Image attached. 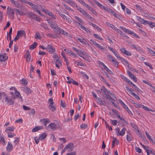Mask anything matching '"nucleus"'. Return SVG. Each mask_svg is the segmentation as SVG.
I'll list each match as a JSON object with an SVG mask.
<instances>
[{
    "instance_id": "53",
    "label": "nucleus",
    "mask_w": 155,
    "mask_h": 155,
    "mask_svg": "<svg viewBox=\"0 0 155 155\" xmlns=\"http://www.w3.org/2000/svg\"><path fill=\"white\" fill-rule=\"evenodd\" d=\"M15 96H16V98L18 97L19 96V95H20V94L19 93V92L16 90L15 91Z\"/></svg>"
},
{
    "instance_id": "25",
    "label": "nucleus",
    "mask_w": 155,
    "mask_h": 155,
    "mask_svg": "<svg viewBox=\"0 0 155 155\" xmlns=\"http://www.w3.org/2000/svg\"><path fill=\"white\" fill-rule=\"evenodd\" d=\"M53 104H49L48 107L49 109L52 111L54 112L56 109V107L52 105Z\"/></svg>"
},
{
    "instance_id": "26",
    "label": "nucleus",
    "mask_w": 155,
    "mask_h": 155,
    "mask_svg": "<svg viewBox=\"0 0 155 155\" xmlns=\"http://www.w3.org/2000/svg\"><path fill=\"white\" fill-rule=\"evenodd\" d=\"M50 26L54 30L58 26L57 24L54 22H53L51 24Z\"/></svg>"
},
{
    "instance_id": "24",
    "label": "nucleus",
    "mask_w": 155,
    "mask_h": 155,
    "mask_svg": "<svg viewBox=\"0 0 155 155\" xmlns=\"http://www.w3.org/2000/svg\"><path fill=\"white\" fill-rule=\"evenodd\" d=\"M106 24L107 26L112 28L114 30L116 29H117V28L115 27L114 25L109 22H106Z\"/></svg>"
},
{
    "instance_id": "5",
    "label": "nucleus",
    "mask_w": 155,
    "mask_h": 155,
    "mask_svg": "<svg viewBox=\"0 0 155 155\" xmlns=\"http://www.w3.org/2000/svg\"><path fill=\"white\" fill-rule=\"evenodd\" d=\"M47 50L50 54H53L55 51V49L51 45H48L46 47Z\"/></svg>"
},
{
    "instance_id": "44",
    "label": "nucleus",
    "mask_w": 155,
    "mask_h": 155,
    "mask_svg": "<svg viewBox=\"0 0 155 155\" xmlns=\"http://www.w3.org/2000/svg\"><path fill=\"white\" fill-rule=\"evenodd\" d=\"M35 38L36 39H40L41 36H40V34L38 32H37L35 33Z\"/></svg>"
},
{
    "instance_id": "61",
    "label": "nucleus",
    "mask_w": 155,
    "mask_h": 155,
    "mask_svg": "<svg viewBox=\"0 0 155 155\" xmlns=\"http://www.w3.org/2000/svg\"><path fill=\"white\" fill-rule=\"evenodd\" d=\"M53 58L55 59H56V60L57 59H59V58L58 55L56 54H54L53 56Z\"/></svg>"
},
{
    "instance_id": "64",
    "label": "nucleus",
    "mask_w": 155,
    "mask_h": 155,
    "mask_svg": "<svg viewBox=\"0 0 155 155\" xmlns=\"http://www.w3.org/2000/svg\"><path fill=\"white\" fill-rule=\"evenodd\" d=\"M76 152L75 151H73L72 152L68 153L66 155H76Z\"/></svg>"
},
{
    "instance_id": "62",
    "label": "nucleus",
    "mask_w": 155,
    "mask_h": 155,
    "mask_svg": "<svg viewBox=\"0 0 155 155\" xmlns=\"http://www.w3.org/2000/svg\"><path fill=\"white\" fill-rule=\"evenodd\" d=\"M23 109L25 110H29L30 109V107H27L25 105H23Z\"/></svg>"
},
{
    "instance_id": "37",
    "label": "nucleus",
    "mask_w": 155,
    "mask_h": 155,
    "mask_svg": "<svg viewBox=\"0 0 155 155\" xmlns=\"http://www.w3.org/2000/svg\"><path fill=\"white\" fill-rule=\"evenodd\" d=\"M149 22L148 25H149L150 27L151 28H153L154 27H155V23L152 22L150 21H149Z\"/></svg>"
},
{
    "instance_id": "35",
    "label": "nucleus",
    "mask_w": 155,
    "mask_h": 155,
    "mask_svg": "<svg viewBox=\"0 0 155 155\" xmlns=\"http://www.w3.org/2000/svg\"><path fill=\"white\" fill-rule=\"evenodd\" d=\"M140 105L141 106H142L143 109H144L145 110H147L148 111H153L150 108H147V107H146L142 104H140Z\"/></svg>"
},
{
    "instance_id": "12",
    "label": "nucleus",
    "mask_w": 155,
    "mask_h": 155,
    "mask_svg": "<svg viewBox=\"0 0 155 155\" xmlns=\"http://www.w3.org/2000/svg\"><path fill=\"white\" fill-rule=\"evenodd\" d=\"M25 34H26L25 30H20L17 31V36H18L19 37H21L23 35L25 36Z\"/></svg>"
},
{
    "instance_id": "29",
    "label": "nucleus",
    "mask_w": 155,
    "mask_h": 155,
    "mask_svg": "<svg viewBox=\"0 0 155 155\" xmlns=\"http://www.w3.org/2000/svg\"><path fill=\"white\" fill-rule=\"evenodd\" d=\"M41 120L43 121L44 122V125L45 126L47 124L50 122L49 120L47 119H44Z\"/></svg>"
},
{
    "instance_id": "30",
    "label": "nucleus",
    "mask_w": 155,
    "mask_h": 155,
    "mask_svg": "<svg viewBox=\"0 0 155 155\" xmlns=\"http://www.w3.org/2000/svg\"><path fill=\"white\" fill-rule=\"evenodd\" d=\"M75 22L81 28H82V29H83L84 30H85L86 28H85L81 24V23L78 22V21H76Z\"/></svg>"
},
{
    "instance_id": "58",
    "label": "nucleus",
    "mask_w": 155,
    "mask_h": 155,
    "mask_svg": "<svg viewBox=\"0 0 155 155\" xmlns=\"http://www.w3.org/2000/svg\"><path fill=\"white\" fill-rule=\"evenodd\" d=\"M93 36H94V37L96 38H97L98 39H99V40H103V39L99 37L96 34H93Z\"/></svg>"
},
{
    "instance_id": "13",
    "label": "nucleus",
    "mask_w": 155,
    "mask_h": 155,
    "mask_svg": "<svg viewBox=\"0 0 155 155\" xmlns=\"http://www.w3.org/2000/svg\"><path fill=\"white\" fill-rule=\"evenodd\" d=\"M15 129L14 127H8L5 130V132L8 133H9L10 132H13Z\"/></svg>"
},
{
    "instance_id": "43",
    "label": "nucleus",
    "mask_w": 155,
    "mask_h": 155,
    "mask_svg": "<svg viewBox=\"0 0 155 155\" xmlns=\"http://www.w3.org/2000/svg\"><path fill=\"white\" fill-rule=\"evenodd\" d=\"M68 54L69 55H72L75 57L76 58L77 57V55L75 53L72 52V51H68Z\"/></svg>"
},
{
    "instance_id": "3",
    "label": "nucleus",
    "mask_w": 155,
    "mask_h": 155,
    "mask_svg": "<svg viewBox=\"0 0 155 155\" xmlns=\"http://www.w3.org/2000/svg\"><path fill=\"white\" fill-rule=\"evenodd\" d=\"M15 10L14 8H12L11 7H8L7 8V14L9 15L12 17V18H14V11Z\"/></svg>"
},
{
    "instance_id": "36",
    "label": "nucleus",
    "mask_w": 155,
    "mask_h": 155,
    "mask_svg": "<svg viewBox=\"0 0 155 155\" xmlns=\"http://www.w3.org/2000/svg\"><path fill=\"white\" fill-rule=\"evenodd\" d=\"M130 125L133 128L136 130V131L138 130L137 127L134 123H131Z\"/></svg>"
},
{
    "instance_id": "2",
    "label": "nucleus",
    "mask_w": 155,
    "mask_h": 155,
    "mask_svg": "<svg viewBox=\"0 0 155 155\" xmlns=\"http://www.w3.org/2000/svg\"><path fill=\"white\" fill-rule=\"evenodd\" d=\"M27 13L28 15V17L30 18L33 19L36 21H40L38 20L39 18L36 15L33 14L32 12H28Z\"/></svg>"
},
{
    "instance_id": "14",
    "label": "nucleus",
    "mask_w": 155,
    "mask_h": 155,
    "mask_svg": "<svg viewBox=\"0 0 155 155\" xmlns=\"http://www.w3.org/2000/svg\"><path fill=\"white\" fill-rule=\"evenodd\" d=\"M48 127L53 130H54L57 129V126L54 123H51L48 125Z\"/></svg>"
},
{
    "instance_id": "49",
    "label": "nucleus",
    "mask_w": 155,
    "mask_h": 155,
    "mask_svg": "<svg viewBox=\"0 0 155 155\" xmlns=\"http://www.w3.org/2000/svg\"><path fill=\"white\" fill-rule=\"evenodd\" d=\"M87 127V125L86 124H82L80 125L81 128L85 129Z\"/></svg>"
},
{
    "instance_id": "19",
    "label": "nucleus",
    "mask_w": 155,
    "mask_h": 155,
    "mask_svg": "<svg viewBox=\"0 0 155 155\" xmlns=\"http://www.w3.org/2000/svg\"><path fill=\"white\" fill-rule=\"evenodd\" d=\"M90 25L92 26L94 28L96 29L98 31H102V29L101 28L93 23L91 22Z\"/></svg>"
},
{
    "instance_id": "56",
    "label": "nucleus",
    "mask_w": 155,
    "mask_h": 155,
    "mask_svg": "<svg viewBox=\"0 0 155 155\" xmlns=\"http://www.w3.org/2000/svg\"><path fill=\"white\" fill-rule=\"evenodd\" d=\"M120 103L123 107L124 108V109H128V108L127 106L122 101H121Z\"/></svg>"
},
{
    "instance_id": "45",
    "label": "nucleus",
    "mask_w": 155,
    "mask_h": 155,
    "mask_svg": "<svg viewBox=\"0 0 155 155\" xmlns=\"http://www.w3.org/2000/svg\"><path fill=\"white\" fill-rule=\"evenodd\" d=\"M132 46L133 47L136 49L137 51H140V52H143V51L139 48H137L134 45H132Z\"/></svg>"
},
{
    "instance_id": "40",
    "label": "nucleus",
    "mask_w": 155,
    "mask_h": 155,
    "mask_svg": "<svg viewBox=\"0 0 155 155\" xmlns=\"http://www.w3.org/2000/svg\"><path fill=\"white\" fill-rule=\"evenodd\" d=\"M78 40L79 41V42L83 44L86 45V43L85 41H83V40H84V39L83 38H78Z\"/></svg>"
},
{
    "instance_id": "8",
    "label": "nucleus",
    "mask_w": 155,
    "mask_h": 155,
    "mask_svg": "<svg viewBox=\"0 0 155 155\" xmlns=\"http://www.w3.org/2000/svg\"><path fill=\"white\" fill-rule=\"evenodd\" d=\"M8 58L6 53L2 54L0 55V61H5L7 60Z\"/></svg>"
},
{
    "instance_id": "9",
    "label": "nucleus",
    "mask_w": 155,
    "mask_h": 155,
    "mask_svg": "<svg viewBox=\"0 0 155 155\" xmlns=\"http://www.w3.org/2000/svg\"><path fill=\"white\" fill-rule=\"evenodd\" d=\"M127 73L129 77L132 78L135 82L137 81V79L136 77L132 73L130 72L129 71H127Z\"/></svg>"
},
{
    "instance_id": "34",
    "label": "nucleus",
    "mask_w": 155,
    "mask_h": 155,
    "mask_svg": "<svg viewBox=\"0 0 155 155\" xmlns=\"http://www.w3.org/2000/svg\"><path fill=\"white\" fill-rule=\"evenodd\" d=\"M147 49L152 55L155 56V52L154 51L148 48H147Z\"/></svg>"
},
{
    "instance_id": "21",
    "label": "nucleus",
    "mask_w": 155,
    "mask_h": 155,
    "mask_svg": "<svg viewBox=\"0 0 155 155\" xmlns=\"http://www.w3.org/2000/svg\"><path fill=\"white\" fill-rule=\"evenodd\" d=\"M47 134L46 133H43L39 137V139L41 140H43L45 139V138L47 137Z\"/></svg>"
},
{
    "instance_id": "60",
    "label": "nucleus",
    "mask_w": 155,
    "mask_h": 155,
    "mask_svg": "<svg viewBox=\"0 0 155 155\" xmlns=\"http://www.w3.org/2000/svg\"><path fill=\"white\" fill-rule=\"evenodd\" d=\"M135 150L137 152L139 153H141L142 152L141 150L138 147H136L135 148Z\"/></svg>"
},
{
    "instance_id": "51",
    "label": "nucleus",
    "mask_w": 155,
    "mask_h": 155,
    "mask_svg": "<svg viewBox=\"0 0 155 155\" xmlns=\"http://www.w3.org/2000/svg\"><path fill=\"white\" fill-rule=\"evenodd\" d=\"M15 135V134L14 133H11V134H8V136L9 138H12L14 137Z\"/></svg>"
},
{
    "instance_id": "52",
    "label": "nucleus",
    "mask_w": 155,
    "mask_h": 155,
    "mask_svg": "<svg viewBox=\"0 0 155 155\" xmlns=\"http://www.w3.org/2000/svg\"><path fill=\"white\" fill-rule=\"evenodd\" d=\"M121 78L123 79L125 81L127 82L129 79H128L126 77L123 75H121Z\"/></svg>"
},
{
    "instance_id": "28",
    "label": "nucleus",
    "mask_w": 155,
    "mask_h": 155,
    "mask_svg": "<svg viewBox=\"0 0 155 155\" xmlns=\"http://www.w3.org/2000/svg\"><path fill=\"white\" fill-rule=\"evenodd\" d=\"M57 12H58V14L59 15L62 17V18L64 19H65V18H66V16L64 14L62 13L59 11H57Z\"/></svg>"
},
{
    "instance_id": "63",
    "label": "nucleus",
    "mask_w": 155,
    "mask_h": 155,
    "mask_svg": "<svg viewBox=\"0 0 155 155\" xmlns=\"http://www.w3.org/2000/svg\"><path fill=\"white\" fill-rule=\"evenodd\" d=\"M35 111L34 109H31V111L29 113V114L34 115L35 114Z\"/></svg>"
},
{
    "instance_id": "33",
    "label": "nucleus",
    "mask_w": 155,
    "mask_h": 155,
    "mask_svg": "<svg viewBox=\"0 0 155 155\" xmlns=\"http://www.w3.org/2000/svg\"><path fill=\"white\" fill-rule=\"evenodd\" d=\"M113 53L114 54L115 56L119 59H120L121 57L119 56V54L117 51L115 50L114 52H113Z\"/></svg>"
},
{
    "instance_id": "31",
    "label": "nucleus",
    "mask_w": 155,
    "mask_h": 155,
    "mask_svg": "<svg viewBox=\"0 0 155 155\" xmlns=\"http://www.w3.org/2000/svg\"><path fill=\"white\" fill-rule=\"evenodd\" d=\"M74 18L76 20H77L80 23L82 24L84 23V21L80 18L77 17V16H75L74 17Z\"/></svg>"
},
{
    "instance_id": "4",
    "label": "nucleus",
    "mask_w": 155,
    "mask_h": 155,
    "mask_svg": "<svg viewBox=\"0 0 155 155\" xmlns=\"http://www.w3.org/2000/svg\"><path fill=\"white\" fill-rule=\"evenodd\" d=\"M54 30L55 32L59 34H61L65 35L67 34L66 32H65L58 26Z\"/></svg>"
},
{
    "instance_id": "11",
    "label": "nucleus",
    "mask_w": 155,
    "mask_h": 155,
    "mask_svg": "<svg viewBox=\"0 0 155 155\" xmlns=\"http://www.w3.org/2000/svg\"><path fill=\"white\" fill-rule=\"evenodd\" d=\"M13 148V146L12 144L10 142H8L6 147V150L9 152L11 151Z\"/></svg>"
},
{
    "instance_id": "38",
    "label": "nucleus",
    "mask_w": 155,
    "mask_h": 155,
    "mask_svg": "<svg viewBox=\"0 0 155 155\" xmlns=\"http://www.w3.org/2000/svg\"><path fill=\"white\" fill-rule=\"evenodd\" d=\"M141 23L144 24H148L149 22V21L145 20L143 19H141V21H140Z\"/></svg>"
},
{
    "instance_id": "54",
    "label": "nucleus",
    "mask_w": 155,
    "mask_h": 155,
    "mask_svg": "<svg viewBox=\"0 0 155 155\" xmlns=\"http://www.w3.org/2000/svg\"><path fill=\"white\" fill-rule=\"evenodd\" d=\"M116 140V138L115 137L114 138V140L112 142V148L114 147L115 146V140Z\"/></svg>"
},
{
    "instance_id": "48",
    "label": "nucleus",
    "mask_w": 155,
    "mask_h": 155,
    "mask_svg": "<svg viewBox=\"0 0 155 155\" xmlns=\"http://www.w3.org/2000/svg\"><path fill=\"white\" fill-rule=\"evenodd\" d=\"M126 88L127 90L129 92V93L130 94H131L132 93H133V92H132V91L133 90H132L131 88H129L127 87H126Z\"/></svg>"
},
{
    "instance_id": "59",
    "label": "nucleus",
    "mask_w": 155,
    "mask_h": 155,
    "mask_svg": "<svg viewBox=\"0 0 155 155\" xmlns=\"http://www.w3.org/2000/svg\"><path fill=\"white\" fill-rule=\"evenodd\" d=\"M79 12L84 16V15H85V14L87 12L86 11H84L82 8L81 9Z\"/></svg>"
},
{
    "instance_id": "39",
    "label": "nucleus",
    "mask_w": 155,
    "mask_h": 155,
    "mask_svg": "<svg viewBox=\"0 0 155 155\" xmlns=\"http://www.w3.org/2000/svg\"><path fill=\"white\" fill-rule=\"evenodd\" d=\"M21 81V83L24 84L25 85H27L28 83L27 81L24 78L22 79Z\"/></svg>"
},
{
    "instance_id": "6",
    "label": "nucleus",
    "mask_w": 155,
    "mask_h": 155,
    "mask_svg": "<svg viewBox=\"0 0 155 155\" xmlns=\"http://www.w3.org/2000/svg\"><path fill=\"white\" fill-rule=\"evenodd\" d=\"M74 148V146L73 144L72 143H70L67 145L65 147V149L67 150L69 149L68 152L70 151H71L73 150Z\"/></svg>"
},
{
    "instance_id": "47",
    "label": "nucleus",
    "mask_w": 155,
    "mask_h": 155,
    "mask_svg": "<svg viewBox=\"0 0 155 155\" xmlns=\"http://www.w3.org/2000/svg\"><path fill=\"white\" fill-rule=\"evenodd\" d=\"M112 62L114 63V66H116L117 67V66L118 64V62L116 60H114V59H113V60H112Z\"/></svg>"
},
{
    "instance_id": "32",
    "label": "nucleus",
    "mask_w": 155,
    "mask_h": 155,
    "mask_svg": "<svg viewBox=\"0 0 155 155\" xmlns=\"http://www.w3.org/2000/svg\"><path fill=\"white\" fill-rule=\"evenodd\" d=\"M117 32L120 34V35H122L123 37H125V34L122 32L120 29H116Z\"/></svg>"
},
{
    "instance_id": "16",
    "label": "nucleus",
    "mask_w": 155,
    "mask_h": 155,
    "mask_svg": "<svg viewBox=\"0 0 155 155\" xmlns=\"http://www.w3.org/2000/svg\"><path fill=\"white\" fill-rule=\"evenodd\" d=\"M102 88H101V91L102 92L104 93V95H105L106 94H108V92H109V91H108L104 86H103Z\"/></svg>"
},
{
    "instance_id": "1",
    "label": "nucleus",
    "mask_w": 155,
    "mask_h": 155,
    "mask_svg": "<svg viewBox=\"0 0 155 155\" xmlns=\"http://www.w3.org/2000/svg\"><path fill=\"white\" fill-rule=\"evenodd\" d=\"M15 99L14 97H6L5 98V102L8 104L9 105H13L14 104V99Z\"/></svg>"
},
{
    "instance_id": "22",
    "label": "nucleus",
    "mask_w": 155,
    "mask_h": 155,
    "mask_svg": "<svg viewBox=\"0 0 155 155\" xmlns=\"http://www.w3.org/2000/svg\"><path fill=\"white\" fill-rule=\"evenodd\" d=\"M126 129L124 128H123L121 130V131H120L119 134H117V136L120 135L121 136H123L125 133V130Z\"/></svg>"
},
{
    "instance_id": "57",
    "label": "nucleus",
    "mask_w": 155,
    "mask_h": 155,
    "mask_svg": "<svg viewBox=\"0 0 155 155\" xmlns=\"http://www.w3.org/2000/svg\"><path fill=\"white\" fill-rule=\"evenodd\" d=\"M119 60L123 61L125 63H128V62L127 61V60L125 59L124 58H121L120 59H119Z\"/></svg>"
},
{
    "instance_id": "42",
    "label": "nucleus",
    "mask_w": 155,
    "mask_h": 155,
    "mask_svg": "<svg viewBox=\"0 0 155 155\" xmlns=\"http://www.w3.org/2000/svg\"><path fill=\"white\" fill-rule=\"evenodd\" d=\"M77 55H79V56H80L81 55H80V54H82L83 55L85 54V53L84 52L82 51L81 50H78V52L77 53Z\"/></svg>"
},
{
    "instance_id": "27",
    "label": "nucleus",
    "mask_w": 155,
    "mask_h": 155,
    "mask_svg": "<svg viewBox=\"0 0 155 155\" xmlns=\"http://www.w3.org/2000/svg\"><path fill=\"white\" fill-rule=\"evenodd\" d=\"M37 44V43L36 42H35L33 44L30 46V49H33L36 47Z\"/></svg>"
},
{
    "instance_id": "20",
    "label": "nucleus",
    "mask_w": 155,
    "mask_h": 155,
    "mask_svg": "<svg viewBox=\"0 0 155 155\" xmlns=\"http://www.w3.org/2000/svg\"><path fill=\"white\" fill-rule=\"evenodd\" d=\"M15 10L16 11V14L17 15L19 14L20 15H25L24 13L21 11L19 10L17 8H14Z\"/></svg>"
},
{
    "instance_id": "55",
    "label": "nucleus",
    "mask_w": 155,
    "mask_h": 155,
    "mask_svg": "<svg viewBox=\"0 0 155 155\" xmlns=\"http://www.w3.org/2000/svg\"><path fill=\"white\" fill-rule=\"evenodd\" d=\"M65 19H66V21L68 23H70L71 22V20L69 17H67L66 16V18H65Z\"/></svg>"
},
{
    "instance_id": "41",
    "label": "nucleus",
    "mask_w": 155,
    "mask_h": 155,
    "mask_svg": "<svg viewBox=\"0 0 155 155\" xmlns=\"http://www.w3.org/2000/svg\"><path fill=\"white\" fill-rule=\"evenodd\" d=\"M19 139L18 137L16 138L14 141V144L15 145H17L19 143Z\"/></svg>"
},
{
    "instance_id": "7",
    "label": "nucleus",
    "mask_w": 155,
    "mask_h": 155,
    "mask_svg": "<svg viewBox=\"0 0 155 155\" xmlns=\"http://www.w3.org/2000/svg\"><path fill=\"white\" fill-rule=\"evenodd\" d=\"M99 62L100 64L101 65L103 66L104 69L106 70L109 74H111V75L113 74V73L112 71L109 69L107 67L103 62H101L100 61H99Z\"/></svg>"
},
{
    "instance_id": "50",
    "label": "nucleus",
    "mask_w": 155,
    "mask_h": 155,
    "mask_svg": "<svg viewBox=\"0 0 155 155\" xmlns=\"http://www.w3.org/2000/svg\"><path fill=\"white\" fill-rule=\"evenodd\" d=\"M131 95H133L135 97V98H136V99L137 100H140V99L139 97L135 93H132Z\"/></svg>"
},
{
    "instance_id": "10",
    "label": "nucleus",
    "mask_w": 155,
    "mask_h": 155,
    "mask_svg": "<svg viewBox=\"0 0 155 155\" xmlns=\"http://www.w3.org/2000/svg\"><path fill=\"white\" fill-rule=\"evenodd\" d=\"M21 90L25 93H26L28 95L30 94L31 92L30 88L27 87H22Z\"/></svg>"
},
{
    "instance_id": "17",
    "label": "nucleus",
    "mask_w": 155,
    "mask_h": 155,
    "mask_svg": "<svg viewBox=\"0 0 155 155\" xmlns=\"http://www.w3.org/2000/svg\"><path fill=\"white\" fill-rule=\"evenodd\" d=\"M43 127L41 126L36 127L32 129V131L33 132H35L40 129H43Z\"/></svg>"
},
{
    "instance_id": "46",
    "label": "nucleus",
    "mask_w": 155,
    "mask_h": 155,
    "mask_svg": "<svg viewBox=\"0 0 155 155\" xmlns=\"http://www.w3.org/2000/svg\"><path fill=\"white\" fill-rule=\"evenodd\" d=\"M3 96V97L6 96V94L4 92H0V100L2 98V96Z\"/></svg>"
},
{
    "instance_id": "18",
    "label": "nucleus",
    "mask_w": 155,
    "mask_h": 155,
    "mask_svg": "<svg viewBox=\"0 0 155 155\" xmlns=\"http://www.w3.org/2000/svg\"><path fill=\"white\" fill-rule=\"evenodd\" d=\"M45 12H46L45 13L50 16L51 18L54 19L56 18L54 15L51 12L48 10H46Z\"/></svg>"
},
{
    "instance_id": "23",
    "label": "nucleus",
    "mask_w": 155,
    "mask_h": 155,
    "mask_svg": "<svg viewBox=\"0 0 155 155\" xmlns=\"http://www.w3.org/2000/svg\"><path fill=\"white\" fill-rule=\"evenodd\" d=\"M97 102L100 105H104L105 104H104V102L102 101L101 98L99 97H97Z\"/></svg>"
},
{
    "instance_id": "15",
    "label": "nucleus",
    "mask_w": 155,
    "mask_h": 155,
    "mask_svg": "<svg viewBox=\"0 0 155 155\" xmlns=\"http://www.w3.org/2000/svg\"><path fill=\"white\" fill-rule=\"evenodd\" d=\"M41 8H42V7L39 5H35V4L32 7V8L36 12L38 10V9H41Z\"/></svg>"
}]
</instances>
